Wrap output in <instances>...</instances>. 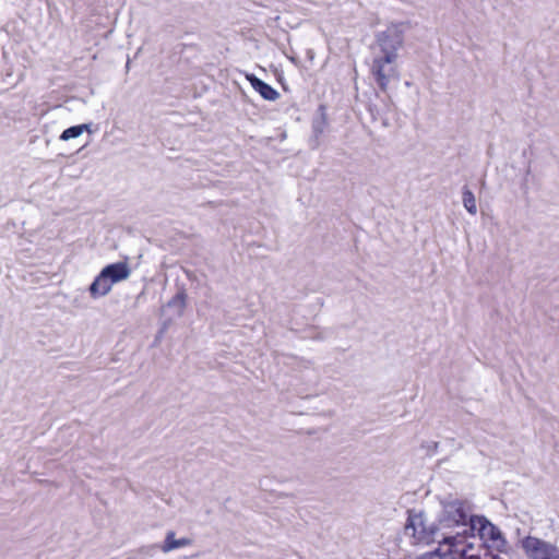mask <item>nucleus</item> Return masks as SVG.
I'll return each mask as SVG.
<instances>
[{
	"label": "nucleus",
	"mask_w": 559,
	"mask_h": 559,
	"mask_svg": "<svg viewBox=\"0 0 559 559\" xmlns=\"http://www.w3.org/2000/svg\"><path fill=\"white\" fill-rule=\"evenodd\" d=\"M468 532H471L472 535L477 533L479 538L489 549L503 551L507 547V540L501 531L485 516L477 515L472 519L471 530Z\"/></svg>",
	"instance_id": "nucleus-4"
},
{
	"label": "nucleus",
	"mask_w": 559,
	"mask_h": 559,
	"mask_svg": "<svg viewBox=\"0 0 559 559\" xmlns=\"http://www.w3.org/2000/svg\"><path fill=\"white\" fill-rule=\"evenodd\" d=\"M443 545H448V552L444 559H480L478 555L471 554L472 544H464V538L457 535L443 537Z\"/></svg>",
	"instance_id": "nucleus-6"
},
{
	"label": "nucleus",
	"mask_w": 559,
	"mask_h": 559,
	"mask_svg": "<svg viewBox=\"0 0 559 559\" xmlns=\"http://www.w3.org/2000/svg\"><path fill=\"white\" fill-rule=\"evenodd\" d=\"M106 277L112 283L126 281L131 275V269L127 262H117L106 265L102 271Z\"/></svg>",
	"instance_id": "nucleus-7"
},
{
	"label": "nucleus",
	"mask_w": 559,
	"mask_h": 559,
	"mask_svg": "<svg viewBox=\"0 0 559 559\" xmlns=\"http://www.w3.org/2000/svg\"><path fill=\"white\" fill-rule=\"evenodd\" d=\"M403 44V31L397 25H390L376 36L371 73L383 92L388 90L391 81L399 80L397 57Z\"/></svg>",
	"instance_id": "nucleus-1"
},
{
	"label": "nucleus",
	"mask_w": 559,
	"mask_h": 559,
	"mask_svg": "<svg viewBox=\"0 0 559 559\" xmlns=\"http://www.w3.org/2000/svg\"><path fill=\"white\" fill-rule=\"evenodd\" d=\"M491 559H501V558H499V557L495 556V557H492Z\"/></svg>",
	"instance_id": "nucleus-15"
},
{
	"label": "nucleus",
	"mask_w": 559,
	"mask_h": 559,
	"mask_svg": "<svg viewBox=\"0 0 559 559\" xmlns=\"http://www.w3.org/2000/svg\"><path fill=\"white\" fill-rule=\"evenodd\" d=\"M92 123H83L70 127L66 129L59 136L61 141H69L71 139L79 138L83 134L84 131L91 133L92 132Z\"/></svg>",
	"instance_id": "nucleus-11"
},
{
	"label": "nucleus",
	"mask_w": 559,
	"mask_h": 559,
	"mask_svg": "<svg viewBox=\"0 0 559 559\" xmlns=\"http://www.w3.org/2000/svg\"><path fill=\"white\" fill-rule=\"evenodd\" d=\"M445 535L443 534L442 535V538L444 537ZM440 544V547L438 549H436L435 551H431V552H428V554H425L420 557H418L417 559H440L441 557L444 558V552L441 554V547H443V540L442 542H439ZM448 552V550L445 551V554Z\"/></svg>",
	"instance_id": "nucleus-14"
},
{
	"label": "nucleus",
	"mask_w": 559,
	"mask_h": 559,
	"mask_svg": "<svg viewBox=\"0 0 559 559\" xmlns=\"http://www.w3.org/2000/svg\"><path fill=\"white\" fill-rule=\"evenodd\" d=\"M186 305V296L183 293L177 294L169 302V307H178L179 308V314L182 313V310Z\"/></svg>",
	"instance_id": "nucleus-13"
},
{
	"label": "nucleus",
	"mask_w": 559,
	"mask_h": 559,
	"mask_svg": "<svg viewBox=\"0 0 559 559\" xmlns=\"http://www.w3.org/2000/svg\"><path fill=\"white\" fill-rule=\"evenodd\" d=\"M438 528L433 523H428L423 512L408 511L404 525V535L412 539V544H430L436 540Z\"/></svg>",
	"instance_id": "nucleus-3"
},
{
	"label": "nucleus",
	"mask_w": 559,
	"mask_h": 559,
	"mask_svg": "<svg viewBox=\"0 0 559 559\" xmlns=\"http://www.w3.org/2000/svg\"><path fill=\"white\" fill-rule=\"evenodd\" d=\"M521 547L527 559H559V547L535 536H526Z\"/></svg>",
	"instance_id": "nucleus-5"
},
{
	"label": "nucleus",
	"mask_w": 559,
	"mask_h": 559,
	"mask_svg": "<svg viewBox=\"0 0 559 559\" xmlns=\"http://www.w3.org/2000/svg\"><path fill=\"white\" fill-rule=\"evenodd\" d=\"M112 283L106 277L105 273H99L91 284L88 290L93 298L106 296L110 293Z\"/></svg>",
	"instance_id": "nucleus-10"
},
{
	"label": "nucleus",
	"mask_w": 559,
	"mask_h": 559,
	"mask_svg": "<svg viewBox=\"0 0 559 559\" xmlns=\"http://www.w3.org/2000/svg\"><path fill=\"white\" fill-rule=\"evenodd\" d=\"M476 515L472 514V506L464 500H450L442 502V510L439 514V526L441 530L461 528L455 535L460 534L466 543V534L471 530V520Z\"/></svg>",
	"instance_id": "nucleus-2"
},
{
	"label": "nucleus",
	"mask_w": 559,
	"mask_h": 559,
	"mask_svg": "<svg viewBox=\"0 0 559 559\" xmlns=\"http://www.w3.org/2000/svg\"><path fill=\"white\" fill-rule=\"evenodd\" d=\"M247 79L254 91H257L264 99L274 102L280 97V93L276 90L253 74H248Z\"/></svg>",
	"instance_id": "nucleus-9"
},
{
	"label": "nucleus",
	"mask_w": 559,
	"mask_h": 559,
	"mask_svg": "<svg viewBox=\"0 0 559 559\" xmlns=\"http://www.w3.org/2000/svg\"><path fill=\"white\" fill-rule=\"evenodd\" d=\"M193 544V539L190 537H176V533L174 531H168L165 535V539L160 545V550L164 554H168L179 548H185L191 546Z\"/></svg>",
	"instance_id": "nucleus-8"
},
{
	"label": "nucleus",
	"mask_w": 559,
	"mask_h": 559,
	"mask_svg": "<svg viewBox=\"0 0 559 559\" xmlns=\"http://www.w3.org/2000/svg\"><path fill=\"white\" fill-rule=\"evenodd\" d=\"M462 194L464 207L469 214L475 215L477 213V205L474 193L469 189L464 188Z\"/></svg>",
	"instance_id": "nucleus-12"
}]
</instances>
